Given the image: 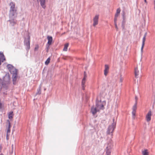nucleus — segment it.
<instances>
[{"label": "nucleus", "mask_w": 155, "mask_h": 155, "mask_svg": "<svg viewBox=\"0 0 155 155\" xmlns=\"http://www.w3.org/2000/svg\"><path fill=\"white\" fill-rule=\"evenodd\" d=\"M114 129H115L112 127V126H109L107 129V134H110L111 133L112 134ZM111 135H112V134H111Z\"/></svg>", "instance_id": "nucleus-8"}, {"label": "nucleus", "mask_w": 155, "mask_h": 155, "mask_svg": "<svg viewBox=\"0 0 155 155\" xmlns=\"http://www.w3.org/2000/svg\"><path fill=\"white\" fill-rule=\"evenodd\" d=\"M84 77H87V74L85 71H84Z\"/></svg>", "instance_id": "nucleus-34"}, {"label": "nucleus", "mask_w": 155, "mask_h": 155, "mask_svg": "<svg viewBox=\"0 0 155 155\" xmlns=\"http://www.w3.org/2000/svg\"><path fill=\"white\" fill-rule=\"evenodd\" d=\"M51 59L50 57L48 58L45 62V64L46 65H48L50 62Z\"/></svg>", "instance_id": "nucleus-24"}, {"label": "nucleus", "mask_w": 155, "mask_h": 155, "mask_svg": "<svg viewBox=\"0 0 155 155\" xmlns=\"http://www.w3.org/2000/svg\"><path fill=\"white\" fill-rule=\"evenodd\" d=\"M137 103L136 102L135 103V104L133 106V109H132L133 111H136V110L137 109Z\"/></svg>", "instance_id": "nucleus-27"}, {"label": "nucleus", "mask_w": 155, "mask_h": 155, "mask_svg": "<svg viewBox=\"0 0 155 155\" xmlns=\"http://www.w3.org/2000/svg\"><path fill=\"white\" fill-rule=\"evenodd\" d=\"M7 67L11 74L12 75V78L13 84L15 85L16 84V81L18 78L17 72L18 70L14 67L12 65L10 64H8Z\"/></svg>", "instance_id": "nucleus-1"}, {"label": "nucleus", "mask_w": 155, "mask_h": 155, "mask_svg": "<svg viewBox=\"0 0 155 155\" xmlns=\"http://www.w3.org/2000/svg\"><path fill=\"white\" fill-rule=\"evenodd\" d=\"M10 6L9 16V18H15L17 17V9L15 7V4L13 2H11L9 4Z\"/></svg>", "instance_id": "nucleus-2"}, {"label": "nucleus", "mask_w": 155, "mask_h": 155, "mask_svg": "<svg viewBox=\"0 0 155 155\" xmlns=\"http://www.w3.org/2000/svg\"><path fill=\"white\" fill-rule=\"evenodd\" d=\"M87 77H84L83 78L81 82L82 89L83 90L85 89V80Z\"/></svg>", "instance_id": "nucleus-12"}, {"label": "nucleus", "mask_w": 155, "mask_h": 155, "mask_svg": "<svg viewBox=\"0 0 155 155\" xmlns=\"http://www.w3.org/2000/svg\"><path fill=\"white\" fill-rule=\"evenodd\" d=\"M12 113H13V112H11L9 113V114L8 115V118L9 119L11 118L12 117H13Z\"/></svg>", "instance_id": "nucleus-29"}, {"label": "nucleus", "mask_w": 155, "mask_h": 155, "mask_svg": "<svg viewBox=\"0 0 155 155\" xmlns=\"http://www.w3.org/2000/svg\"><path fill=\"white\" fill-rule=\"evenodd\" d=\"M2 147L1 146H0V152H1V150H2Z\"/></svg>", "instance_id": "nucleus-37"}, {"label": "nucleus", "mask_w": 155, "mask_h": 155, "mask_svg": "<svg viewBox=\"0 0 155 155\" xmlns=\"http://www.w3.org/2000/svg\"><path fill=\"white\" fill-rule=\"evenodd\" d=\"M120 81H122V80L121 79H120Z\"/></svg>", "instance_id": "nucleus-42"}, {"label": "nucleus", "mask_w": 155, "mask_h": 155, "mask_svg": "<svg viewBox=\"0 0 155 155\" xmlns=\"http://www.w3.org/2000/svg\"><path fill=\"white\" fill-rule=\"evenodd\" d=\"M120 12V8H118L117 9L116 13L115 15V16L118 17Z\"/></svg>", "instance_id": "nucleus-20"}, {"label": "nucleus", "mask_w": 155, "mask_h": 155, "mask_svg": "<svg viewBox=\"0 0 155 155\" xmlns=\"http://www.w3.org/2000/svg\"><path fill=\"white\" fill-rule=\"evenodd\" d=\"M117 17H115V16L114 18V24L117 23Z\"/></svg>", "instance_id": "nucleus-31"}, {"label": "nucleus", "mask_w": 155, "mask_h": 155, "mask_svg": "<svg viewBox=\"0 0 155 155\" xmlns=\"http://www.w3.org/2000/svg\"><path fill=\"white\" fill-rule=\"evenodd\" d=\"M0 155H4L2 153L0 154Z\"/></svg>", "instance_id": "nucleus-40"}, {"label": "nucleus", "mask_w": 155, "mask_h": 155, "mask_svg": "<svg viewBox=\"0 0 155 155\" xmlns=\"http://www.w3.org/2000/svg\"><path fill=\"white\" fill-rule=\"evenodd\" d=\"M114 25H115V28H116V30L117 31H118V28L117 27V23L114 24Z\"/></svg>", "instance_id": "nucleus-33"}, {"label": "nucleus", "mask_w": 155, "mask_h": 155, "mask_svg": "<svg viewBox=\"0 0 155 155\" xmlns=\"http://www.w3.org/2000/svg\"><path fill=\"white\" fill-rule=\"evenodd\" d=\"M46 0H37L38 1H39L40 2L41 6L44 9H45L46 7L45 5Z\"/></svg>", "instance_id": "nucleus-10"}, {"label": "nucleus", "mask_w": 155, "mask_h": 155, "mask_svg": "<svg viewBox=\"0 0 155 155\" xmlns=\"http://www.w3.org/2000/svg\"><path fill=\"white\" fill-rule=\"evenodd\" d=\"M144 2H146V0H144Z\"/></svg>", "instance_id": "nucleus-41"}, {"label": "nucleus", "mask_w": 155, "mask_h": 155, "mask_svg": "<svg viewBox=\"0 0 155 155\" xmlns=\"http://www.w3.org/2000/svg\"><path fill=\"white\" fill-rule=\"evenodd\" d=\"M98 111L96 107L94 108V107H91V112L93 115L95 114Z\"/></svg>", "instance_id": "nucleus-14"}, {"label": "nucleus", "mask_w": 155, "mask_h": 155, "mask_svg": "<svg viewBox=\"0 0 155 155\" xmlns=\"http://www.w3.org/2000/svg\"><path fill=\"white\" fill-rule=\"evenodd\" d=\"M101 102V101L100 100V101H99L97 98H96V106L97 107H99L100 105L99 104V103L100 102Z\"/></svg>", "instance_id": "nucleus-19"}, {"label": "nucleus", "mask_w": 155, "mask_h": 155, "mask_svg": "<svg viewBox=\"0 0 155 155\" xmlns=\"http://www.w3.org/2000/svg\"><path fill=\"white\" fill-rule=\"evenodd\" d=\"M111 152L109 150H106L105 155H110Z\"/></svg>", "instance_id": "nucleus-28"}, {"label": "nucleus", "mask_w": 155, "mask_h": 155, "mask_svg": "<svg viewBox=\"0 0 155 155\" xmlns=\"http://www.w3.org/2000/svg\"><path fill=\"white\" fill-rule=\"evenodd\" d=\"M15 18H10L8 21L10 22V24L12 26H14L16 24L17 21L15 20Z\"/></svg>", "instance_id": "nucleus-11"}, {"label": "nucleus", "mask_w": 155, "mask_h": 155, "mask_svg": "<svg viewBox=\"0 0 155 155\" xmlns=\"http://www.w3.org/2000/svg\"><path fill=\"white\" fill-rule=\"evenodd\" d=\"M7 122H8V127L7 130V133H9L10 132V128L11 125L9 120H7Z\"/></svg>", "instance_id": "nucleus-17"}, {"label": "nucleus", "mask_w": 155, "mask_h": 155, "mask_svg": "<svg viewBox=\"0 0 155 155\" xmlns=\"http://www.w3.org/2000/svg\"><path fill=\"white\" fill-rule=\"evenodd\" d=\"M41 87L40 85L39 87L38 88L37 90V92L36 93V94H41Z\"/></svg>", "instance_id": "nucleus-18"}, {"label": "nucleus", "mask_w": 155, "mask_h": 155, "mask_svg": "<svg viewBox=\"0 0 155 155\" xmlns=\"http://www.w3.org/2000/svg\"><path fill=\"white\" fill-rule=\"evenodd\" d=\"M136 112V111H132V115H133V117L135 116Z\"/></svg>", "instance_id": "nucleus-32"}, {"label": "nucleus", "mask_w": 155, "mask_h": 155, "mask_svg": "<svg viewBox=\"0 0 155 155\" xmlns=\"http://www.w3.org/2000/svg\"><path fill=\"white\" fill-rule=\"evenodd\" d=\"M10 80V77L9 75H6L5 76L4 78V80L5 82H8Z\"/></svg>", "instance_id": "nucleus-15"}, {"label": "nucleus", "mask_w": 155, "mask_h": 155, "mask_svg": "<svg viewBox=\"0 0 155 155\" xmlns=\"http://www.w3.org/2000/svg\"><path fill=\"white\" fill-rule=\"evenodd\" d=\"M0 81L1 82L0 83V92L1 91L2 88V86H3L5 84L2 83V81L1 79H0ZM8 83H5V84H8Z\"/></svg>", "instance_id": "nucleus-25"}, {"label": "nucleus", "mask_w": 155, "mask_h": 155, "mask_svg": "<svg viewBox=\"0 0 155 155\" xmlns=\"http://www.w3.org/2000/svg\"><path fill=\"white\" fill-rule=\"evenodd\" d=\"M38 47H35V50H36V49H38Z\"/></svg>", "instance_id": "nucleus-38"}, {"label": "nucleus", "mask_w": 155, "mask_h": 155, "mask_svg": "<svg viewBox=\"0 0 155 155\" xmlns=\"http://www.w3.org/2000/svg\"><path fill=\"white\" fill-rule=\"evenodd\" d=\"M135 103H136H136H137V101L138 99V98L137 96H136L135 97Z\"/></svg>", "instance_id": "nucleus-35"}, {"label": "nucleus", "mask_w": 155, "mask_h": 155, "mask_svg": "<svg viewBox=\"0 0 155 155\" xmlns=\"http://www.w3.org/2000/svg\"><path fill=\"white\" fill-rule=\"evenodd\" d=\"M109 70V67L107 64L105 65V69L104 70V75L106 76Z\"/></svg>", "instance_id": "nucleus-13"}, {"label": "nucleus", "mask_w": 155, "mask_h": 155, "mask_svg": "<svg viewBox=\"0 0 155 155\" xmlns=\"http://www.w3.org/2000/svg\"><path fill=\"white\" fill-rule=\"evenodd\" d=\"M6 139L7 140H8V133H7V135H6Z\"/></svg>", "instance_id": "nucleus-36"}, {"label": "nucleus", "mask_w": 155, "mask_h": 155, "mask_svg": "<svg viewBox=\"0 0 155 155\" xmlns=\"http://www.w3.org/2000/svg\"><path fill=\"white\" fill-rule=\"evenodd\" d=\"M24 44L27 47V50H29L30 48V37L28 36L27 38H25L24 41Z\"/></svg>", "instance_id": "nucleus-3"}, {"label": "nucleus", "mask_w": 155, "mask_h": 155, "mask_svg": "<svg viewBox=\"0 0 155 155\" xmlns=\"http://www.w3.org/2000/svg\"><path fill=\"white\" fill-rule=\"evenodd\" d=\"M113 122L112 124L111 125H110V126H112V127L114 128H115L116 127V123L115 122H114V118H113Z\"/></svg>", "instance_id": "nucleus-23"}, {"label": "nucleus", "mask_w": 155, "mask_h": 155, "mask_svg": "<svg viewBox=\"0 0 155 155\" xmlns=\"http://www.w3.org/2000/svg\"><path fill=\"white\" fill-rule=\"evenodd\" d=\"M139 71L138 70L137 67L135 69V75L136 78H137V76L138 75Z\"/></svg>", "instance_id": "nucleus-21"}, {"label": "nucleus", "mask_w": 155, "mask_h": 155, "mask_svg": "<svg viewBox=\"0 0 155 155\" xmlns=\"http://www.w3.org/2000/svg\"><path fill=\"white\" fill-rule=\"evenodd\" d=\"M122 16H123V20L122 21L121 27L123 29H124L125 27V13L124 11L122 12Z\"/></svg>", "instance_id": "nucleus-7"}, {"label": "nucleus", "mask_w": 155, "mask_h": 155, "mask_svg": "<svg viewBox=\"0 0 155 155\" xmlns=\"http://www.w3.org/2000/svg\"><path fill=\"white\" fill-rule=\"evenodd\" d=\"M48 41L46 45V48L48 49L50 45H51L52 41V37L50 36H48L47 37Z\"/></svg>", "instance_id": "nucleus-4"}, {"label": "nucleus", "mask_w": 155, "mask_h": 155, "mask_svg": "<svg viewBox=\"0 0 155 155\" xmlns=\"http://www.w3.org/2000/svg\"><path fill=\"white\" fill-rule=\"evenodd\" d=\"M69 44L68 43H67L64 46V47L63 48V51H67L68 50V48L69 45Z\"/></svg>", "instance_id": "nucleus-22"}, {"label": "nucleus", "mask_w": 155, "mask_h": 155, "mask_svg": "<svg viewBox=\"0 0 155 155\" xmlns=\"http://www.w3.org/2000/svg\"><path fill=\"white\" fill-rule=\"evenodd\" d=\"M152 115V111L151 110H149L146 115V118L147 121L149 122L151 120V117Z\"/></svg>", "instance_id": "nucleus-9"}, {"label": "nucleus", "mask_w": 155, "mask_h": 155, "mask_svg": "<svg viewBox=\"0 0 155 155\" xmlns=\"http://www.w3.org/2000/svg\"><path fill=\"white\" fill-rule=\"evenodd\" d=\"M154 9H155V0L154 1Z\"/></svg>", "instance_id": "nucleus-39"}, {"label": "nucleus", "mask_w": 155, "mask_h": 155, "mask_svg": "<svg viewBox=\"0 0 155 155\" xmlns=\"http://www.w3.org/2000/svg\"><path fill=\"white\" fill-rule=\"evenodd\" d=\"M147 35V33L146 32L143 38V40H142V45L141 49V53H142L143 52V48L144 44H145V42L146 40V37Z\"/></svg>", "instance_id": "nucleus-6"}, {"label": "nucleus", "mask_w": 155, "mask_h": 155, "mask_svg": "<svg viewBox=\"0 0 155 155\" xmlns=\"http://www.w3.org/2000/svg\"><path fill=\"white\" fill-rule=\"evenodd\" d=\"M104 106L103 104H101L100 105L99 107L100 109H101L103 108H104Z\"/></svg>", "instance_id": "nucleus-30"}, {"label": "nucleus", "mask_w": 155, "mask_h": 155, "mask_svg": "<svg viewBox=\"0 0 155 155\" xmlns=\"http://www.w3.org/2000/svg\"><path fill=\"white\" fill-rule=\"evenodd\" d=\"M99 19V15H96L93 18V26L95 27L98 24Z\"/></svg>", "instance_id": "nucleus-5"}, {"label": "nucleus", "mask_w": 155, "mask_h": 155, "mask_svg": "<svg viewBox=\"0 0 155 155\" xmlns=\"http://www.w3.org/2000/svg\"><path fill=\"white\" fill-rule=\"evenodd\" d=\"M148 153L147 150H145L142 151L143 155H148Z\"/></svg>", "instance_id": "nucleus-26"}, {"label": "nucleus", "mask_w": 155, "mask_h": 155, "mask_svg": "<svg viewBox=\"0 0 155 155\" xmlns=\"http://www.w3.org/2000/svg\"><path fill=\"white\" fill-rule=\"evenodd\" d=\"M0 59H2V62H3L5 60V58L3 53H2L1 51L0 52Z\"/></svg>", "instance_id": "nucleus-16"}]
</instances>
